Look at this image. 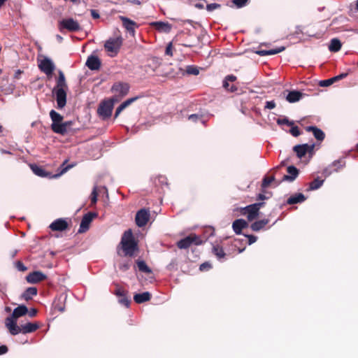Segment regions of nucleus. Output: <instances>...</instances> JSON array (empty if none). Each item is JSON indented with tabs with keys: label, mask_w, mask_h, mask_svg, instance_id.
Instances as JSON below:
<instances>
[{
	"label": "nucleus",
	"mask_w": 358,
	"mask_h": 358,
	"mask_svg": "<svg viewBox=\"0 0 358 358\" xmlns=\"http://www.w3.org/2000/svg\"><path fill=\"white\" fill-rule=\"evenodd\" d=\"M68 160H65L59 167V172L52 174L51 172L47 171L42 166H38L36 164H29V167L33 173L41 178H45L48 179L57 178L60 177L62 175L65 173L67 171H69L71 168L74 166V164H69L66 165Z\"/></svg>",
	"instance_id": "1"
},
{
	"label": "nucleus",
	"mask_w": 358,
	"mask_h": 358,
	"mask_svg": "<svg viewBox=\"0 0 358 358\" xmlns=\"http://www.w3.org/2000/svg\"><path fill=\"white\" fill-rule=\"evenodd\" d=\"M120 243L125 256L132 257L135 252L138 250V244L133 236L131 229L124 232Z\"/></svg>",
	"instance_id": "2"
},
{
	"label": "nucleus",
	"mask_w": 358,
	"mask_h": 358,
	"mask_svg": "<svg viewBox=\"0 0 358 358\" xmlns=\"http://www.w3.org/2000/svg\"><path fill=\"white\" fill-rule=\"evenodd\" d=\"M274 173H278V184L283 181L291 180V164L289 163V157L282 160L274 169Z\"/></svg>",
	"instance_id": "3"
},
{
	"label": "nucleus",
	"mask_w": 358,
	"mask_h": 358,
	"mask_svg": "<svg viewBox=\"0 0 358 358\" xmlns=\"http://www.w3.org/2000/svg\"><path fill=\"white\" fill-rule=\"evenodd\" d=\"M315 144L307 143L294 146L292 150L296 154L299 159L303 160L306 164L314 155Z\"/></svg>",
	"instance_id": "4"
},
{
	"label": "nucleus",
	"mask_w": 358,
	"mask_h": 358,
	"mask_svg": "<svg viewBox=\"0 0 358 358\" xmlns=\"http://www.w3.org/2000/svg\"><path fill=\"white\" fill-rule=\"evenodd\" d=\"M28 313L27 307L24 305H20L15 308L12 315L8 317L5 320V324L7 328L11 327V329L15 331L17 328V320L18 317L25 315Z\"/></svg>",
	"instance_id": "5"
},
{
	"label": "nucleus",
	"mask_w": 358,
	"mask_h": 358,
	"mask_svg": "<svg viewBox=\"0 0 358 358\" xmlns=\"http://www.w3.org/2000/svg\"><path fill=\"white\" fill-rule=\"evenodd\" d=\"M58 29L61 32H63L64 30L75 32L81 29V27L77 20L72 17H68L59 21Z\"/></svg>",
	"instance_id": "6"
},
{
	"label": "nucleus",
	"mask_w": 358,
	"mask_h": 358,
	"mask_svg": "<svg viewBox=\"0 0 358 358\" xmlns=\"http://www.w3.org/2000/svg\"><path fill=\"white\" fill-rule=\"evenodd\" d=\"M203 241L199 236L196 234H190L185 238L178 241L177 243V246L180 249H187L192 244L199 245H201Z\"/></svg>",
	"instance_id": "7"
},
{
	"label": "nucleus",
	"mask_w": 358,
	"mask_h": 358,
	"mask_svg": "<svg viewBox=\"0 0 358 358\" xmlns=\"http://www.w3.org/2000/svg\"><path fill=\"white\" fill-rule=\"evenodd\" d=\"M39 328V325L37 323L27 322L24 324H22L21 326L17 325V328L15 331L11 329V327L8 328L10 334L11 335H17L20 333H22L24 334H29L34 332Z\"/></svg>",
	"instance_id": "8"
},
{
	"label": "nucleus",
	"mask_w": 358,
	"mask_h": 358,
	"mask_svg": "<svg viewBox=\"0 0 358 358\" xmlns=\"http://www.w3.org/2000/svg\"><path fill=\"white\" fill-rule=\"evenodd\" d=\"M114 105V100H106L102 101L97 110V112L103 119L108 118L112 115Z\"/></svg>",
	"instance_id": "9"
},
{
	"label": "nucleus",
	"mask_w": 358,
	"mask_h": 358,
	"mask_svg": "<svg viewBox=\"0 0 358 358\" xmlns=\"http://www.w3.org/2000/svg\"><path fill=\"white\" fill-rule=\"evenodd\" d=\"M97 216L98 214L95 212H88L85 214L81 220L78 233L83 234L86 232L90 229V224L93 219Z\"/></svg>",
	"instance_id": "10"
},
{
	"label": "nucleus",
	"mask_w": 358,
	"mask_h": 358,
	"mask_svg": "<svg viewBox=\"0 0 358 358\" xmlns=\"http://www.w3.org/2000/svg\"><path fill=\"white\" fill-rule=\"evenodd\" d=\"M52 94L55 96L57 108L62 109L66 104V92L63 88H53Z\"/></svg>",
	"instance_id": "11"
},
{
	"label": "nucleus",
	"mask_w": 358,
	"mask_h": 358,
	"mask_svg": "<svg viewBox=\"0 0 358 358\" xmlns=\"http://www.w3.org/2000/svg\"><path fill=\"white\" fill-rule=\"evenodd\" d=\"M121 45V38H110L106 41L104 48L108 52L113 53L114 55H115L119 52Z\"/></svg>",
	"instance_id": "12"
},
{
	"label": "nucleus",
	"mask_w": 358,
	"mask_h": 358,
	"mask_svg": "<svg viewBox=\"0 0 358 358\" xmlns=\"http://www.w3.org/2000/svg\"><path fill=\"white\" fill-rule=\"evenodd\" d=\"M39 69L48 76H51L55 69V65L51 59L45 57L38 64Z\"/></svg>",
	"instance_id": "13"
},
{
	"label": "nucleus",
	"mask_w": 358,
	"mask_h": 358,
	"mask_svg": "<svg viewBox=\"0 0 358 358\" xmlns=\"http://www.w3.org/2000/svg\"><path fill=\"white\" fill-rule=\"evenodd\" d=\"M150 218L149 210L145 208L139 210L136 215V224L138 227H143L146 225Z\"/></svg>",
	"instance_id": "14"
},
{
	"label": "nucleus",
	"mask_w": 358,
	"mask_h": 358,
	"mask_svg": "<svg viewBox=\"0 0 358 358\" xmlns=\"http://www.w3.org/2000/svg\"><path fill=\"white\" fill-rule=\"evenodd\" d=\"M120 20L122 22V25L124 28L127 30V31L131 36H134L136 33V28L138 27V24L134 22V20L129 19L125 16H120Z\"/></svg>",
	"instance_id": "15"
},
{
	"label": "nucleus",
	"mask_w": 358,
	"mask_h": 358,
	"mask_svg": "<svg viewBox=\"0 0 358 358\" xmlns=\"http://www.w3.org/2000/svg\"><path fill=\"white\" fill-rule=\"evenodd\" d=\"M129 85L124 82L115 83L111 88V91L117 94L120 96L127 95L129 91Z\"/></svg>",
	"instance_id": "16"
},
{
	"label": "nucleus",
	"mask_w": 358,
	"mask_h": 358,
	"mask_svg": "<svg viewBox=\"0 0 358 358\" xmlns=\"http://www.w3.org/2000/svg\"><path fill=\"white\" fill-rule=\"evenodd\" d=\"M114 294L117 296L120 297V299H118L119 303L125 306L126 308H129L131 303V300L127 296V291L117 286L115 291L114 292Z\"/></svg>",
	"instance_id": "17"
},
{
	"label": "nucleus",
	"mask_w": 358,
	"mask_h": 358,
	"mask_svg": "<svg viewBox=\"0 0 358 358\" xmlns=\"http://www.w3.org/2000/svg\"><path fill=\"white\" fill-rule=\"evenodd\" d=\"M69 224L64 218H58L54 220L49 227L54 231H63L68 228Z\"/></svg>",
	"instance_id": "18"
},
{
	"label": "nucleus",
	"mask_w": 358,
	"mask_h": 358,
	"mask_svg": "<svg viewBox=\"0 0 358 358\" xmlns=\"http://www.w3.org/2000/svg\"><path fill=\"white\" fill-rule=\"evenodd\" d=\"M47 276L43 272L36 271L27 275L26 280L28 282L35 284L46 279Z\"/></svg>",
	"instance_id": "19"
},
{
	"label": "nucleus",
	"mask_w": 358,
	"mask_h": 358,
	"mask_svg": "<svg viewBox=\"0 0 358 358\" xmlns=\"http://www.w3.org/2000/svg\"><path fill=\"white\" fill-rule=\"evenodd\" d=\"M101 60L97 56L91 55L88 57L85 65L92 71L99 70L101 67Z\"/></svg>",
	"instance_id": "20"
},
{
	"label": "nucleus",
	"mask_w": 358,
	"mask_h": 358,
	"mask_svg": "<svg viewBox=\"0 0 358 358\" xmlns=\"http://www.w3.org/2000/svg\"><path fill=\"white\" fill-rule=\"evenodd\" d=\"M248 227V223L242 218L237 219L232 224V229L236 234H242V230Z\"/></svg>",
	"instance_id": "21"
},
{
	"label": "nucleus",
	"mask_w": 358,
	"mask_h": 358,
	"mask_svg": "<svg viewBox=\"0 0 358 358\" xmlns=\"http://www.w3.org/2000/svg\"><path fill=\"white\" fill-rule=\"evenodd\" d=\"M241 213L243 215L248 214V220L252 221L258 216V213L256 211L253 204L248 205L244 208H241Z\"/></svg>",
	"instance_id": "22"
},
{
	"label": "nucleus",
	"mask_w": 358,
	"mask_h": 358,
	"mask_svg": "<svg viewBox=\"0 0 358 358\" xmlns=\"http://www.w3.org/2000/svg\"><path fill=\"white\" fill-rule=\"evenodd\" d=\"M152 25L159 31L169 33L171 29V26L169 22L157 21L152 23Z\"/></svg>",
	"instance_id": "23"
},
{
	"label": "nucleus",
	"mask_w": 358,
	"mask_h": 358,
	"mask_svg": "<svg viewBox=\"0 0 358 358\" xmlns=\"http://www.w3.org/2000/svg\"><path fill=\"white\" fill-rule=\"evenodd\" d=\"M307 131H312L314 137L320 141H322L325 138V134L324 131L315 126H309L306 128Z\"/></svg>",
	"instance_id": "24"
},
{
	"label": "nucleus",
	"mask_w": 358,
	"mask_h": 358,
	"mask_svg": "<svg viewBox=\"0 0 358 358\" xmlns=\"http://www.w3.org/2000/svg\"><path fill=\"white\" fill-rule=\"evenodd\" d=\"M151 298V294L149 292H144L143 293L136 294L134 296V300L137 303H143L148 301Z\"/></svg>",
	"instance_id": "25"
},
{
	"label": "nucleus",
	"mask_w": 358,
	"mask_h": 358,
	"mask_svg": "<svg viewBox=\"0 0 358 358\" xmlns=\"http://www.w3.org/2000/svg\"><path fill=\"white\" fill-rule=\"evenodd\" d=\"M38 290L35 287H30L25 289V291L22 294L21 298L24 299L25 301H29L32 299L33 296L37 294Z\"/></svg>",
	"instance_id": "26"
},
{
	"label": "nucleus",
	"mask_w": 358,
	"mask_h": 358,
	"mask_svg": "<svg viewBox=\"0 0 358 358\" xmlns=\"http://www.w3.org/2000/svg\"><path fill=\"white\" fill-rule=\"evenodd\" d=\"M307 36L300 27H296L294 33H292V41L294 40V43H298L306 40Z\"/></svg>",
	"instance_id": "27"
},
{
	"label": "nucleus",
	"mask_w": 358,
	"mask_h": 358,
	"mask_svg": "<svg viewBox=\"0 0 358 358\" xmlns=\"http://www.w3.org/2000/svg\"><path fill=\"white\" fill-rule=\"evenodd\" d=\"M268 222V219H263L256 221L250 224V228L254 231H259L261 229H263Z\"/></svg>",
	"instance_id": "28"
},
{
	"label": "nucleus",
	"mask_w": 358,
	"mask_h": 358,
	"mask_svg": "<svg viewBox=\"0 0 358 358\" xmlns=\"http://www.w3.org/2000/svg\"><path fill=\"white\" fill-rule=\"evenodd\" d=\"M50 128L54 133L60 134L62 136H64L68 134L67 130L63 124V122L57 124H51Z\"/></svg>",
	"instance_id": "29"
},
{
	"label": "nucleus",
	"mask_w": 358,
	"mask_h": 358,
	"mask_svg": "<svg viewBox=\"0 0 358 358\" xmlns=\"http://www.w3.org/2000/svg\"><path fill=\"white\" fill-rule=\"evenodd\" d=\"M278 173H273L271 176H264L262 180V187L266 188L272 182H274L276 185L278 184Z\"/></svg>",
	"instance_id": "30"
},
{
	"label": "nucleus",
	"mask_w": 358,
	"mask_h": 358,
	"mask_svg": "<svg viewBox=\"0 0 358 358\" xmlns=\"http://www.w3.org/2000/svg\"><path fill=\"white\" fill-rule=\"evenodd\" d=\"M50 117L52 120L51 124H57L58 123H61L64 119V117L55 110H50Z\"/></svg>",
	"instance_id": "31"
},
{
	"label": "nucleus",
	"mask_w": 358,
	"mask_h": 358,
	"mask_svg": "<svg viewBox=\"0 0 358 358\" xmlns=\"http://www.w3.org/2000/svg\"><path fill=\"white\" fill-rule=\"evenodd\" d=\"M341 46H342V44L339 39L333 38L330 41V44L329 45V50L331 52H336L341 50Z\"/></svg>",
	"instance_id": "32"
},
{
	"label": "nucleus",
	"mask_w": 358,
	"mask_h": 358,
	"mask_svg": "<svg viewBox=\"0 0 358 358\" xmlns=\"http://www.w3.org/2000/svg\"><path fill=\"white\" fill-rule=\"evenodd\" d=\"M63 88L66 89L67 88V85L66 83V79L64 73L59 70V77L57 80L56 85L54 87V88Z\"/></svg>",
	"instance_id": "33"
},
{
	"label": "nucleus",
	"mask_w": 358,
	"mask_h": 358,
	"mask_svg": "<svg viewBox=\"0 0 358 358\" xmlns=\"http://www.w3.org/2000/svg\"><path fill=\"white\" fill-rule=\"evenodd\" d=\"M213 253L217 257V259L220 261L222 259H223L226 255L222 247L219 245H213Z\"/></svg>",
	"instance_id": "34"
},
{
	"label": "nucleus",
	"mask_w": 358,
	"mask_h": 358,
	"mask_svg": "<svg viewBox=\"0 0 358 358\" xmlns=\"http://www.w3.org/2000/svg\"><path fill=\"white\" fill-rule=\"evenodd\" d=\"M136 264L140 271L145 273H152V269L146 264L144 260H137Z\"/></svg>",
	"instance_id": "35"
},
{
	"label": "nucleus",
	"mask_w": 358,
	"mask_h": 358,
	"mask_svg": "<svg viewBox=\"0 0 358 358\" xmlns=\"http://www.w3.org/2000/svg\"><path fill=\"white\" fill-rule=\"evenodd\" d=\"M323 182L324 180H321L319 178H317L309 184V187L307 190L310 191L317 189L323 185Z\"/></svg>",
	"instance_id": "36"
},
{
	"label": "nucleus",
	"mask_w": 358,
	"mask_h": 358,
	"mask_svg": "<svg viewBox=\"0 0 358 358\" xmlns=\"http://www.w3.org/2000/svg\"><path fill=\"white\" fill-rule=\"evenodd\" d=\"M331 166V167H335L334 171L337 172L345 166V162L343 159H340L334 161Z\"/></svg>",
	"instance_id": "37"
},
{
	"label": "nucleus",
	"mask_w": 358,
	"mask_h": 358,
	"mask_svg": "<svg viewBox=\"0 0 358 358\" xmlns=\"http://www.w3.org/2000/svg\"><path fill=\"white\" fill-rule=\"evenodd\" d=\"M276 122L278 125L283 128L284 125L291 127V121L287 117H278L276 120Z\"/></svg>",
	"instance_id": "38"
},
{
	"label": "nucleus",
	"mask_w": 358,
	"mask_h": 358,
	"mask_svg": "<svg viewBox=\"0 0 358 358\" xmlns=\"http://www.w3.org/2000/svg\"><path fill=\"white\" fill-rule=\"evenodd\" d=\"M229 82L227 81L225 78L223 80V83H222V86L223 87L230 92H235L238 90V87L234 85H229Z\"/></svg>",
	"instance_id": "39"
},
{
	"label": "nucleus",
	"mask_w": 358,
	"mask_h": 358,
	"mask_svg": "<svg viewBox=\"0 0 358 358\" xmlns=\"http://www.w3.org/2000/svg\"><path fill=\"white\" fill-rule=\"evenodd\" d=\"M306 199V196L302 193H297L292 196V204L301 203Z\"/></svg>",
	"instance_id": "40"
},
{
	"label": "nucleus",
	"mask_w": 358,
	"mask_h": 358,
	"mask_svg": "<svg viewBox=\"0 0 358 358\" xmlns=\"http://www.w3.org/2000/svg\"><path fill=\"white\" fill-rule=\"evenodd\" d=\"M186 73L189 75L196 76L199 73V69L196 66L189 65L186 67Z\"/></svg>",
	"instance_id": "41"
},
{
	"label": "nucleus",
	"mask_w": 358,
	"mask_h": 358,
	"mask_svg": "<svg viewBox=\"0 0 358 358\" xmlns=\"http://www.w3.org/2000/svg\"><path fill=\"white\" fill-rule=\"evenodd\" d=\"M305 95V94L299 91L292 90V103L299 101Z\"/></svg>",
	"instance_id": "42"
},
{
	"label": "nucleus",
	"mask_w": 358,
	"mask_h": 358,
	"mask_svg": "<svg viewBox=\"0 0 358 358\" xmlns=\"http://www.w3.org/2000/svg\"><path fill=\"white\" fill-rule=\"evenodd\" d=\"M335 82H336V78H334V77H333L329 79L320 80L319 85L321 87H328V86H330L331 85H332Z\"/></svg>",
	"instance_id": "43"
},
{
	"label": "nucleus",
	"mask_w": 358,
	"mask_h": 358,
	"mask_svg": "<svg viewBox=\"0 0 358 358\" xmlns=\"http://www.w3.org/2000/svg\"><path fill=\"white\" fill-rule=\"evenodd\" d=\"M130 266H131V261L130 260L122 262L119 264L120 270L123 272H125L127 270H129Z\"/></svg>",
	"instance_id": "44"
},
{
	"label": "nucleus",
	"mask_w": 358,
	"mask_h": 358,
	"mask_svg": "<svg viewBox=\"0 0 358 358\" xmlns=\"http://www.w3.org/2000/svg\"><path fill=\"white\" fill-rule=\"evenodd\" d=\"M63 124H64V127H66L68 134L73 133L75 131V129L71 128V126L73 124V121H71V120L65 121V122H63Z\"/></svg>",
	"instance_id": "45"
},
{
	"label": "nucleus",
	"mask_w": 358,
	"mask_h": 358,
	"mask_svg": "<svg viewBox=\"0 0 358 358\" xmlns=\"http://www.w3.org/2000/svg\"><path fill=\"white\" fill-rule=\"evenodd\" d=\"M248 1V0H233L232 1L233 3L238 8L244 7L247 4Z\"/></svg>",
	"instance_id": "46"
},
{
	"label": "nucleus",
	"mask_w": 358,
	"mask_h": 358,
	"mask_svg": "<svg viewBox=\"0 0 358 358\" xmlns=\"http://www.w3.org/2000/svg\"><path fill=\"white\" fill-rule=\"evenodd\" d=\"M15 266L19 271H25L27 270V267L20 261H17L15 263Z\"/></svg>",
	"instance_id": "47"
},
{
	"label": "nucleus",
	"mask_w": 358,
	"mask_h": 358,
	"mask_svg": "<svg viewBox=\"0 0 358 358\" xmlns=\"http://www.w3.org/2000/svg\"><path fill=\"white\" fill-rule=\"evenodd\" d=\"M221 7V5L217 3H212L207 4L206 6V10L209 12L213 11L214 10L219 8Z\"/></svg>",
	"instance_id": "48"
},
{
	"label": "nucleus",
	"mask_w": 358,
	"mask_h": 358,
	"mask_svg": "<svg viewBox=\"0 0 358 358\" xmlns=\"http://www.w3.org/2000/svg\"><path fill=\"white\" fill-rule=\"evenodd\" d=\"M212 267L211 264L208 262H206L202 263L199 266V270L201 271H206L210 269Z\"/></svg>",
	"instance_id": "49"
},
{
	"label": "nucleus",
	"mask_w": 358,
	"mask_h": 358,
	"mask_svg": "<svg viewBox=\"0 0 358 358\" xmlns=\"http://www.w3.org/2000/svg\"><path fill=\"white\" fill-rule=\"evenodd\" d=\"M138 99V96L131 97V98L128 99L127 100L124 101V102H122V104L126 108L127 106H129L130 104L134 103Z\"/></svg>",
	"instance_id": "50"
},
{
	"label": "nucleus",
	"mask_w": 358,
	"mask_h": 358,
	"mask_svg": "<svg viewBox=\"0 0 358 358\" xmlns=\"http://www.w3.org/2000/svg\"><path fill=\"white\" fill-rule=\"evenodd\" d=\"M276 104L273 100L267 101L265 103L264 109H273L275 107Z\"/></svg>",
	"instance_id": "51"
},
{
	"label": "nucleus",
	"mask_w": 358,
	"mask_h": 358,
	"mask_svg": "<svg viewBox=\"0 0 358 358\" xmlns=\"http://www.w3.org/2000/svg\"><path fill=\"white\" fill-rule=\"evenodd\" d=\"M244 236L248 238V245H250L255 243L257 240V237L255 235L244 234Z\"/></svg>",
	"instance_id": "52"
},
{
	"label": "nucleus",
	"mask_w": 358,
	"mask_h": 358,
	"mask_svg": "<svg viewBox=\"0 0 358 358\" xmlns=\"http://www.w3.org/2000/svg\"><path fill=\"white\" fill-rule=\"evenodd\" d=\"M97 192H96V187H94L92 192V194H91V202L92 203H96V201H97Z\"/></svg>",
	"instance_id": "53"
},
{
	"label": "nucleus",
	"mask_w": 358,
	"mask_h": 358,
	"mask_svg": "<svg viewBox=\"0 0 358 358\" xmlns=\"http://www.w3.org/2000/svg\"><path fill=\"white\" fill-rule=\"evenodd\" d=\"M280 96H282L284 98L286 99V100L289 102V103H291V90H285L281 94Z\"/></svg>",
	"instance_id": "54"
},
{
	"label": "nucleus",
	"mask_w": 358,
	"mask_h": 358,
	"mask_svg": "<svg viewBox=\"0 0 358 358\" xmlns=\"http://www.w3.org/2000/svg\"><path fill=\"white\" fill-rule=\"evenodd\" d=\"M301 134L299 128L298 126L294 125V122H292V136H299Z\"/></svg>",
	"instance_id": "55"
},
{
	"label": "nucleus",
	"mask_w": 358,
	"mask_h": 358,
	"mask_svg": "<svg viewBox=\"0 0 358 358\" xmlns=\"http://www.w3.org/2000/svg\"><path fill=\"white\" fill-rule=\"evenodd\" d=\"M165 54L166 55L172 56L173 55V51H172V43H169L167 46L166 47L165 50Z\"/></svg>",
	"instance_id": "56"
},
{
	"label": "nucleus",
	"mask_w": 358,
	"mask_h": 358,
	"mask_svg": "<svg viewBox=\"0 0 358 358\" xmlns=\"http://www.w3.org/2000/svg\"><path fill=\"white\" fill-rule=\"evenodd\" d=\"M283 50H284V48H278V49H271V50H267L268 55H275V54L281 52Z\"/></svg>",
	"instance_id": "57"
},
{
	"label": "nucleus",
	"mask_w": 358,
	"mask_h": 358,
	"mask_svg": "<svg viewBox=\"0 0 358 358\" xmlns=\"http://www.w3.org/2000/svg\"><path fill=\"white\" fill-rule=\"evenodd\" d=\"M201 118V116L198 114H192L189 116L188 119L189 120H192L193 122H197V120H200Z\"/></svg>",
	"instance_id": "58"
},
{
	"label": "nucleus",
	"mask_w": 358,
	"mask_h": 358,
	"mask_svg": "<svg viewBox=\"0 0 358 358\" xmlns=\"http://www.w3.org/2000/svg\"><path fill=\"white\" fill-rule=\"evenodd\" d=\"M299 170L295 166H292V181L295 180L299 175Z\"/></svg>",
	"instance_id": "59"
},
{
	"label": "nucleus",
	"mask_w": 358,
	"mask_h": 358,
	"mask_svg": "<svg viewBox=\"0 0 358 358\" xmlns=\"http://www.w3.org/2000/svg\"><path fill=\"white\" fill-rule=\"evenodd\" d=\"M125 108L122 106V104L121 103L116 109L115 110V117H117L120 114V113Z\"/></svg>",
	"instance_id": "60"
},
{
	"label": "nucleus",
	"mask_w": 358,
	"mask_h": 358,
	"mask_svg": "<svg viewBox=\"0 0 358 358\" xmlns=\"http://www.w3.org/2000/svg\"><path fill=\"white\" fill-rule=\"evenodd\" d=\"M229 82H234L236 80L237 78L234 75H228L224 78Z\"/></svg>",
	"instance_id": "61"
},
{
	"label": "nucleus",
	"mask_w": 358,
	"mask_h": 358,
	"mask_svg": "<svg viewBox=\"0 0 358 358\" xmlns=\"http://www.w3.org/2000/svg\"><path fill=\"white\" fill-rule=\"evenodd\" d=\"M8 351V348L6 345H2L0 346V355L6 354Z\"/></svg>",
	"instance_id": "62"
},
{
	"label": "nucleus",
	"mask_w": 358,
	"mask_h": 358,
	"mask_svg": "<svg viewBox=\"0 0 358 358\" xmlns=\"http://www.w3.org/2000/svg\"><path fill=\"white\" fill-rule=\"evenodd\" d=\"M264 204V202H259L253 203V206L255 207L256 211L259 214V208Z\"/></svg>",
	"instance_id": "63"
},
{
	"label": "nucleus",
	"mask_w": 358,
	"mask_h": 358,
	"mask_svg": "<svg viewBox=\"0 0 358 358\" xmlns=\"http://www.w3.org/2000/svg\"><path fill=\"white\" fill-rule=\"evenodd\" d=\"M29 317H33L36 316L37 313V310L36 308H31L30 310L28 309V313Z\"/></svg>",
	"instance_id": "64"
}]
</instances>
